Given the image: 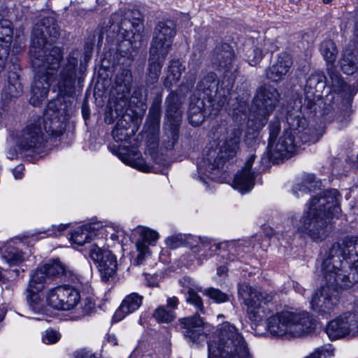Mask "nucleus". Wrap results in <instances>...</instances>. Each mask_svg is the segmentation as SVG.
<instances>
[{"label":"nucleus","instance_id":"obj_49","mask_svg":"<svg viewBox=\"0 0 358 358\" xmlns=\"http://www.w3.org/2000/svg\"><path fill=\"white\" fill-rule=\"evenodd\" d=\"M121 124H122V122L120 123V122H118L115 128L112 131L113 138L116 141H121L125 140L128 135L127 133L126 132L125 129H124V127H125L126 125H122V127H120Z\"/></svg>","mask_w":358,"mask_h":358},{"label":"nucleus","instance_id":"obj_29","mask_svg":"<svg viewBox=\"0 0 358 358\" xmlns=\"http://www.w3.org/2000/svg\"><path fill=\"white\" fill-rule=\"evenodd\" d=\"M96 224H85L76 229L70 236V240L79 246L90 242L96 236Z\"/></svg>","mask_w":358,"mask_h":358},{"label":"nucleus","instance_id":"obj_59","mask_svg":"<svg viewBox=\"0 0 358 358\" xmlns=\"http://www.w3.org/2000/svg\"><path fill=\"white\" fill-rule=\"evenodd\" d=\"M55 227L53 226L52 228H55ZM48 236H57V233L55 231L54 229L52 230L48 229Z\"/></svg>","mask_w":358,"mask_h":358},{"label":"nucleus","instance_id":"obj_27","mask_svg":"<svg viewBox=\"0 0 358 358\" xmlns=\"http://www.w3.org/2000/svg\"><path fill=\"white\" fill-rule=\"evenodd\" d=\"M179 300L176 296L169 297L167 304L158 306L152 313V317L159 323H170L176 317L175 310L178 308Z\"/></svg>","mask_w":358,"mask_h":358},{"label":"nucleus","instance_id":"obj_15","mask_svg":"<svg viewBox=\"0 0 358 358\" xmlns=\"http://www.w3.org/2000/svg\"><path fill=\"white\" fill-rule=\"evenodd\" d=\"M293 130L292 128L285 129L278 139L268 141V154L273 162L279 163L289 158L298 148V142H296Z\"/></svg>","mask_w":358,"mask_h":358},{"label":"nucleus","instance_id":"obj_28","mask_svg":"<svg viewBox=\"0 0 358 358\" xmlns=\"http://www.w3.org/2000/svg\"><path fill=\"white\" fill-rule=\"evenodd\" d=\"M204 107L205 103L203 99L196 96L191 97L189 106L188 119L192 126L199 127L203 122L205 119V115L203 113Z\"/></svg>","mask_w":358,"mask_h":358},{"label":"nucleus","instance_id":"obj_11","mask_svg":"<svg viewBox=\"0 0 358 358\" xmlns=\"http://www.w3.org/2000/svg\"><path fill=\"white\" fill-rule=\"evenodd\" d=\"M210 62L217 71L229 78L231 86L238 71L233 48L228 43L217 45L212 52Z\"/></svg>","mask_w":358,"mask_h":358},{"label":"nucleus","instance_id":"obj_23","mask_svg":"<svg viewBox=\"0 0 358 358\" xmlns=\"http://www.w3.org/2000/svg\"><path fill=\"white\" fill-rule=\"evenodd\" d=\"M10 24L8 20L0 21V73L5 69L9 55L10 43L13 36Z\"/></svg>","mask_w":358,"mask_h":358},{"label":"nucleus","instance_id":"obj_31","mask_svg":"<svg viewBox=\"0 0 358 358\" xmlns=\"http://www.w3.org/2000/svg\"><path fill=\"white\" fill-rule=\"evenodd\" d=\"M289 128L294 129L293 134L296 142H298V147H300L301 144L315 143L318 141L322 136V133H319L317 130L313 128H303L300 129L299 127L295 128L294 124Z\"/></svg>","mask_w":358,"mask_h":358},{"label":"nucleus","instance_id":"obj_22","mask_svg":"<svg viewBox=\"0 0 358 358\" xmlns=\"http://www.w3.org/2000/svg\"><path fill=\"white\" fill-rule=\"evenodd\" d=\"M132 83V74L129 69H121L116 74L115 79V90L117 93V99L126 105L130 96Z\"/></svg>","mask_w":358,"mask_h":358},{"label":"nucleus","instance_id":"obj_62","mask_svg":"<svg viewBox=\"0 0 358 358\" xmlns=\"http://www.w3.org/2000/svg\"><path fill=\"white\" fill-rule=\"evenodd\" d=\"M110 238L113 240H117L118 239V236L115 234H112L111 236H110Z\"/></svg>","mask_w":358,"mask_h":358},{"label":"nucleus","instance_id":"obj_63","mask_svg":"<svg viewBox=\"0 0 358 358\" xmlns=\"http://www.w3.org/2000/svg\"><path fill=\"white\" fill-rule=\"evenodd\" d=\"M3 317H4V313L2 310H0V322L2 321Z\"/></svg>","mask_w":358,"mask_h":358},{"label":"nucleus","instance_id":"obj_20","mask_svg":"<svg viewBox=\"0 0 358 358\" xmlns=\"http://www.w3.org/2000/svg\"><path fill=\"white\" fill-rule=\"evenodd\" d=\"M255 158V155H251L243 169L234 177L233 187L242 193L250 191L255 185V176L251 168Z\"/></svg>","mask_w":358,"mask_h":358},{"label":"nucleus","instance_id":"obj_36","mask_svg":"<svg viewBox=\"0 0 358 358\" xmlns=\"http://www.w3.org/2000/svg\"><path fill=\"white\" fill-rule=\"evenodd\" d=\"M172 43L166 40L164 41L152 38L149 56L165 60L171 50Z\"/></svg>","mask_w":358,"mask_h":358},{"label":"nucleus","instance_id":"obj_53","mask_svg":"<svg viewBox=\"0 0 358 358\" xmlns=\"http://www.w3.org/2000/svg\"><path fill=\"white\" fill-rule=\"evenodd\" d=\"M24 167L22 165H18L13 169V175L15 179H21Z\"/></svg>","mask_w":358,"mask_h":358},{"label":"nucleus","instance_id":"obj_16","mask_svg":"<svg viewBox=\"0 0 358 358\" xmlns=\"http://www.w3.org/2000/svg\"><path fill=\"white\" fill-rule=\"evenodd\" d=\"M90 257L97 264L101 280L103 282L108 281L114 276L117 269V261L110 251L102 250L96 245H93L90 249Z\"/></svg>","mask_w":358,"mask_h":358},{"label":"nucleus","instance_id":"obj_58","mask_svg":"<svg viewBox=\"0 0 358 358\" xmlns=\"http://www.w3.org/2000/svg\"><path fill=\"white\" fill-rule=\"evenodd\" d=\"M354 36L356 41L358 42V21L355 24Z\"/></svg>","mask_w":358,"mask_h":358},{"label":"nucleus","instance_id":"obj_25","mask_svg":"<svg viewBox=\"0 0 358 358\" xmlns=\"http://www.w3.org/2000/svg\"><path fill=\"white\" fill-rule=\"evenodd\" d=\"M143 299V296L136 292L126 296L118 309L115 311L113 320L114 322H119L127 315L138 310L142 305Z\"/></svg>","mask_w":358,"mask_h":358},{"label":"nucleus","instance_id":"obj_8","mask_svg":"<svg viewBox=\"0 0 358 358\" xmlns=\"http://www.w3.org/2000/svg\"><path fill=\"white\" fill-rule=\"evenodd\" d=\"M44 122V129L47 133H50L53 136H59L60 131H57L51 123L49 128H47V122L44 120L38 119L34 123H29L22 131V134L18 138V146L22 151L39 152L40 150L44 146V136L41 128V123Z\"/></svg>","mask_w":358,"mask_h":358},{"label":"nucleus","instance_id":"obj_12","mask_svg":"<svg viewBox=\"0 0 358 358\" xmlns=\"http://www.w3.org/2000/svg\"><path fill=\"white\" fill-rule=\"evenodd\" d=\"M279 96L278 90L271 85L261 86L257 90L252 106L256 118L259 121V127H263L266 124L268 117L278 102Z\"/></svg>","mask_w":358,"mask_h":358},{"label":"nucleus","instance_id":"obj_26","mask_svg":"<svg viewBox=\"0 0 358 358\" xmlns=\"http://www.w3.org/2000/svg\"><path fill=\"white\" fill-rule=\"evenodd\" d=\"M117 155L125 164L143 172H149L150 171L149 164L143 158L139 157V153L136 150H130L124 147L118 149Z\"/></svg>","mask_w":358,"mask_h":358},{"label":"nucleus","instance_id":"obj_34","mask_svg":"<svg viewBox=\"0 0 358 358\" xmlns=\"http://www.w3.org/2000/svg\"><path fill=\"white\" fill-rule=\"evenodd\" d=\"M324 79L323 74L316 72L308 77L304 90L309 97H313L316 93L322 92L325 86Z\"/></svg>","mask_w":358,"mask_h":358},{"label":"nucleus","instance_id":"obj_21","mask_svg":"<svg viewBox=\"0 0 358 358\" xmlns=\"http://www.w3.org/2000/svg\"><path fill=\"white\" fill-rule=\"evenodd\" d=\"M292 66V59L289 54L281 52L276 61L266 69V77L273 82H280L287 76Z\"/></svg>","mask_w":358,"mask_h":358},{"label":"nucleus","instance_id":"obj_19","mask_svg":"<svg viewBox=\"0 0 358 358\" xmlns=\"http://www.w3.org/2000/svg\"><path fill=\"white\" fill-rule=\"evenodd\" d=\"M321 52L330 67H327L328 74L331 80L332 86L335 88L344 90L345 84L341 76L334 68V64L336 59L337 50L335 43L331 40L324 41L320 46Z\"/></svg>","mask_w":358,"mask_h":358},{"label":"nucleus","instance_id":"obj_52","mask_svg":"<svg viewBox=\"0 0 358 358\" xmlns=\"http://www.w3.org/2000/svg\"><path fill=\"white\" fill-rule=\"evenodd\" d=\"M152 38L160 40V41H169L171 43H173V38H168V36L164 34L159 31L158 29H155L152 35Z\"/></svg>","mask_w":358,"mask_h":358},{"label":"nucleus","instance_id":"obj_40","mask_svg":"<svg viewBox=\"0 0 358 358\" xmlns=\"http://www.w3.org/2000/svg\"><path fill=\"white\" fill-rule=\"evenodd\" d=\"M1 253L2 258L10 266L19 264L24 260L22 252L14 248H1Z\"/></svg>","mask_w":358,"mask_h":358},{"label":"nucleus","instance_id":"obj_56","mask_svg":"<svg viewBox=\"0 0 358 358\" xmlns=\"http://www.w3.org/2000/svg\"><path fill=\"white\" fill-rule=\"evenodd\" d=\"M87 353L85 352L84 351L76 352L73 354V358H87Z\"/></svg>","mask_w":358,"mask_h":358},{"label":"nucleus","instance_id":"obj_47","mask_svg":"<svg viewBox=\"0 0 358 358\" xmlns=\"http://www.w3.org/2000/svg\"><path fill=\"white\" fill-rule=\"evenodd\" d=\"M61 338L60 334L54 329H47L43 336V341L45 344H54Z\"/></svg>","mask_w":358,"mask_h":358},{"label":"nucleus","instance_id":"obj_13","mask_svg":"<svg viewBox=\"0 0 358 358\" xmlns=\"http://www.w3.org/2000/svg\"><path fill=\"white\" fill-rule=\"evenodd\" d=\"M47 304L59 310H69L73 308L80 301V294L73 287L61 285L47 291Z\"/></svg>","mask_w":358,"mask_h":358},{"label":"nucleus","instance_id":"obj_48","mask_svg":"<svg viewBox=\"0 0 358 358\" xmlns=\"http://www.w3.org/2000/svg\"><path fill=\"white\" fill-rule=\"evenodd\" d=\"M317 358H331L334 355V348L331 345L322 346L314 351Z\"/></svg>","mask_w":358,"mask_h":358},{"label":"nucleus","instance_id":"obj_54","mask_svg":"<svg viewBox=\"0 0 358 358\" xmlns=\"http://www.w3.org/2000/svg\"><path fill=\"white\" fill-rule=\"evenodd\" d=\"M94 38V36H93V38L92 41H93ZM93 50V42L91 41L90 43H86V51H85V59H89L91 56L92 51Z\"/></svg>","mask_w":358,"mask_h":358},{"label":"nucleus","instance_id":"obj_44","mask_svg":"<svg viewBox=\"0 0 358 358\" xmlns=\"http://www.w3.org/2000/svg\"><path fill=\"white\" fill-rule=\"evenodd\" d=\"M155 29H158L168 36V38H173L176 34V24L173 21L167 20L159 22Z\"/></svg>","mask_w":358,"mask_h":358},{"label":"nucleus","instance_id":"obj_1","mask_svg":"<svg viewBox=\"0 0 358 358\" xmlns=\"http://www.w3.org/2000/svg\"><path fill=\"white\" fill-rule=\"evenodd\" d=\"M59 36V28L53 17L40 19L34 26L30 39L29 55L34 68L43 67L45 72L38 71L34 77L30 101L38 105L48 95L49 87L57 81L59 91L65 94L71 93L78 77L80 52L72 50L62 65L63 51L59 47L50 49L46 47L48 37L56 39Z\"/></svg>","mask_w":358,"mask_h":358},{"label":"nucleus","instance_id":"obj_64","mask_svg":"<svg viewBox=\"0 0 358 358\" xmlns=\"http://www.w3.org/2000/svg\"><path fill=\"white\" fill-rule=\"evenodd\" d=\"M110 341L113 343V345H117V340L114 337H110Z\"/></svg>","mask_w":358,"mask_h":358},{"label":"nucleus","instance_id":"obj_7","mask_svg":"<svg viewBox=\"0 0 358 358\" xmlns=\"http://www.w3.org/2000/svg\"><path fill=\"white\" fill-rule=\"evenodd\" d=\"M275 296V292L257 289L246 283L238 287V296L246 306L248 317L252 321H258L262 317L264 305L272 303Z\"/></svg>","mask_w":358,"mask_h":358},{"label":"nucleus","instance_id":"obj_17","mask_svg":"<svg viewBox=\"0 0 358 358\" xmlns=\"http://www.w3.org/2000/svg\"><path fill=\"white\" fill-rule=\"evenodd\" d=\"M47 278L41 267L36 270L31 276L27 288V298L29 306L34 312H39L41 310L42 304L38 292L43 289Z\"/></svg>","mask_w":358,"mask_h":358},{"label":"nucleus","instance_id":"obj_30","mask_svg":"<svg viewBox=\"0 0 358 358\" xmlns=\"http://www.w3.org/2000/svg\"><path fill=\"white\" fill-rule=\"evenodd\" d=\"M164 61L157 57L149 56L145 75V83L148 86L155 87L159 80Z\"/></svg>","mask_w":358,"mask_h":358},{"label":"nucleus","instance_id":"obj_41","mask_svg":"<svg viewBox=\"0 0 358 358\" xmlns=\"http://www.w3.org/2000/svg\"><path fill=\"white\" fill-rule=\"evenodd\" d=\"M227 245V243L212 244L211 241L208 238H200V245L192 247V250L194 252H199L201 250L206 252L208 249L210 252V255H211L213 252L220 250L222 248L223 245Z\"/></svg>","mask_w":358,"mask_h":358},{"label":"nucleus","instance_id":"obj_14","mask_svg":"<svg viewBox=\"0 0 358 358\" xmlns=\"http://www.w3.org/2000/svg\"><path fill=\"white\" fill-rule=\"evenodd\" d=\"M142 29V22L139 17L134 19L133 21L127 13V17L121 20L119 24L118 36L124 38L117 47V51L123 57H129L131 55L134 48L133 39L141 38L140 34Z\"/></svg>","mask_w":358,"mask_h":358},{"label":"nucleus","instance_id":"obj_42","mask_svg":"<svg viewBox=\"0 0 358 358\" xmlns=\"http://www.w3.org/2000/svg\"><path fill=\"white\" fill-rule=\"evenodd\" d=\"M161 103H162V96H156L149 110V117L150 118L152 123L158 124L159 123L161 117Z\"/></svg>","mask_w":358,"mask_h":358},{"label":"nucleus","instance_id":"obj_32","mask_svg":"<svg viewBox=\"0 0 358 358\" xmlns=\"http://www.w3.org/2000/svg\"><path fill=\"white\" fill-rule=\"evenodd\" d=\"M197 90L202 92L209 99L216 96L218 90V81L217 75L210 73L204 76L196 85Z\"/></svg>","mask_w":358,"mask_h":358},{"label":"nucleus","instance_id":"obj_24","mask_svg":"<svg viewBox=\"0 0 358 358\" xmlns=\"http://www.w3.org/2000/svg\"><path fill=\"white\" fill-rule=\"evenodd\" d=\"M137 232L139 234V238L136 243L137 250L138 251L137 261L138 264H141L143 259L150 254L147 243L154 244L158 239L159 234L157 231L145 227L138 228Z\"/></svg>","mask_w":358,"mask_h":358},{"label":"nucleus","instance_id":"obj_18","mask_svg":"<svg viewBox=\"0 0 358 358\" xmlns=\"http://www.w3.org/2000/svg\"><path fill=\"white\" fill-rule=\"evenodd\" d=\"M178 322L184 329V336L189 342L199 344L204 341L206 338L203 331L204 322L198 314L180 318Z\"/></svg>","mask_w":358,"mask_h":358},{"label":"nucleus","instance_id":"obj_46","mask_svg":"<svg viewBox=\"0 0 358 358\" xmlns=\"http://www.w3.org/2000/svg\"><path fill=\"white\" fill-rule=\"evenodd\" d=\"M199 71V66L196 65L193 69H190L186 75V82L183 84V87L185 88L186 92L189 91L194 85L197 72Z\"/></svg>","mask_w":358,"mask_h":358},{"label":"nucleus","instance_id":"obj_50","mask_svg":"<svg viewBox=\"0 0 358 358\" xmlns=\"http://www.w3.org/2000/svg\"><path fill=\"white\" fill-rule=\"evenodd\" d=\"M270 136L268 141H272L276 139L280 131V124L278 120L272 121L269 124Z\"/></svg>","mask_w":358,"mask_h":358},{"label":"nucleus","instance_id":"obj_43","mask_svg":"<svg viewBox=\"0 0 358 358\" xmlns=\"http://www.w3.org/2000/svg\"><path fill=\"white\" fill-rule=\"evenodd\" d=\"M203 294L216 303H224L229 301V296L214 287H208L203 291Z\"/></svg>","mask_w":358,"mask_h":358},{"label":"nucleus","instance_id":"obj_6","mask_svg":"<svg viewBox=\"0 0 358 358\" xmlns=\"http://www.w3.org/2000/svg\"><path fill=\"white\" fill-rule=\"evenodd\" d=\"M314 329V323L307 312L281 311L267 320V331L275 337L301 336Z\"/></svg>","mask_w":358,"mask_h":358},{"label":"nucleus","instance_id":"obj_4","mask_svg":"<svg viewBox=\"0 0 358 358\" xmlns=\"http://www.w3.org/2000/svg\"><path fill=\"white\" fill-rule=\"evenodd\" d=\"M212 131L214 138L221 139L218 143L219 152L213 149L208 150L197 165L199 178L204 183L207 182L203 175L208 176V173H212L222 166L225 160L236 156L240 150L242 136L241 129L236 127L229 128L224 120L213 126Z\"/></svg>","mask_w":358,"mask_h":358},{"label":"nucleus","instance_id":"obj_33","mask_svg":"<svg viewBox=\"0 0 358 358\" xmlns=\"http://www.w3.org/2000/svg\"><path fill=\"white\" fill-rule=\"evenodd\" d=\"M260 47H255L247 52V60L252 66H256L262 59L264 54L267 52H273L275 48L269 40H264Z\"/></svg>","mask_w":358,"mask_h":358},{"label":"nucleus","instance_id":"obj_5","mask_svg":"<svg viewBox=\"0 0 358 358\" xmlns=\"http://www.w3.org/2000/svg\"><path fill=\"white\" fill-rule=\"evenodd\" d=\"M208 346V358H252L243 336L229 322L218 327Z\"/></svg>","mask_w":358,"mask_h":358},{"label":"nucleus","instance_id":"obj_45","mask_svg":"<svg viewBox=\"0 0 358 358\" xmlns=\"http://www.w3.org/2000/svg\"><path fill=\"white\" fill-rule=\"evenodd\" d=\"M186 301L194 306L200 313H204V307L201 297L192 288L187 293Z\"/></svg>","mask_w":358,"mask_h":358},{"label":"nucleus","instance_id":"obj_37","mask_svg":"<svg viewBox=\"0 0 358 358\" xmlns=\"http://www.w3.org/2000/svg\"><path fill=\"white\" fill-rule=\"evenodd\" d=\"M48 278L60 277L71 274L69 270L58 259L52 260L41 267Z\"/></svg>","mask_w":358,"mask_h":358},{"label":"nucleus","instance_id":"obj_9","mask_svg":"<svg viewBox=\"0 0 358 358\" xmlns=\"http://www.w3.org/2000/svg\"><path fill=\"white\" fill-rule=\"evenodd\" d=\"M325 331L331 341L358 336V301L352 311L343 313L329 321Z\"/></svg>","mask_w":358,"mask_h":358},{"label":"nucleus","instance_id":"obj_61","mask_svg":"<svg viewBox=\"0 0 358 358\" xmlns=\"http://www.w3.org/2000/svg\"><path fill=\"white\" fill-rule=\"evenodd\" d=\"M305 358H317V354H315L314 352L311 353L309 356L305 357Z\"/></svg>","mask_w":358,"mask_h":358},{"label":"nucleus","instance_id":"obj_35","mask_svg":"<svg viewBox=\"0 0 358 358\" xmlns=\"http://www.w3.org/2000/svg\"><path fill=\"white\" fill-rule=\"evenodd\" d=\"M168 68V74L164 80V85L166 87H171L173 83L176 84L180 80L185 67L179 59H173L170 61Z\"/></svg>","mask_w":358,"mask_h":358},{"label":"nucleus","instance_id":"obj_55","mask_svg":"<svg viewBox=\"0 0 358 358\" xmlns=\"http://www.w3.org/2000/svg\"><path fill=\"white\" fill-rule=\"evenodd\" d=\"M227 272V268L224 266H222L217 268V273L220 276H222L225 275Z\"/></svg>","mask_w":358,"mask_h":358},{"label":"nucleus","instance_id":"obj_51","mask_svg":"<svg viewBox=\"0 0 358 358\" xmlns=\"http://www.w3.org/2000/svg\"><path fill=\"white\" fill-rule=\"evenodd\" d=\"M8 90L12 96H19L22 92L21 85L19 83L14 85L10 84L8 85Z\"/></svg>","mask_w":358,"mask_h":358},{"label":"nucleus","instance_id":"obj_39","mask_svg":"<svg viewBox=\"0 0 358 358\" xmlns=\"http://www.w3.org/2000/svg\"><path fill=\"white\" fill-rule=\"evenodd\" d=\"M320 186V182L316 180L314 176L308 175L301 183L294 187V191L299 196V192L308 194L318 189Z\"/></svg>","mask_w":358,"mask_h":358},{"label":"nucleus","instance_id":"obj_2","mask_svg":"<svg viewBox=\"0 0 358 358\" xmlns=\"http://www.w3.org/2000/svg\"><path fill=\"white\" fill-rule=\"evenodd\" d=\"M324 284L314 292L310 305L321 315H329L338 302V289L358 282V237H346L326 251L321 266Z\"/></svg>","mask_w":358,"mask_h":358},{"label":"nucleus","instance_id":"obj_57","mask_svg":"<svg viewBox=\"0 0 358 358\" xmlns=\"http://www.w3.org/2000/svg\"><path fill=\"white\" fill-rule=\"evenodd\" d=\"M17 156L16 151L10 150L8 152V157L10 159H14Z\"/></svg>","mask_w":358,"mask_h":358},{"label":"nucleus","instance_id":"obj_10","mask_svg":"<svg viewBox=\"0 0 358 358\" xmlns=\"http://www.w3.org/2000/svg\"><path fill=\"white\" fill-rule=\"evenodd\" d=\"M184 98L175 92H171L166 99V117L170 122V128L166 132L168 140H164L166 150H172L178 139V126L182 120Z\"/></svg>","mask_w":358,"mask_h":358},{"label":"nucleus","instance_id":"obj_38","mask_svg":"<svg viewBox=\"0 0 358 358\" xmlns=\"http://www.w3.org/2000/svg\"><path fill=\"white\" fill-rule=\"evenodd\" d=\"M356 57L350 52H345L339 61L341 71L347 75H352L358 69Z\"/></svg>","mask_w":358,"mask_h":358},{"label":"nucleus","instance_id":"obj_3","mask_svg":"<svg viewBox=\"0 0 358 358\" xmlns=\"http://www.w3.org/2000/svg\"><path fill=\"white\" fill-rule=\"evenodd\" d=\"M341 195L335 189L312 197L301 218L300 229L313 241L324 240L331 231L330 221L341 212Z\"/></svg>","mask_w":358,"mask_h":358},{"label":"nucleus","instance_id":"obj_60","mask_svg":"<svg viewBox=\"0 0 358 358\" xmlns=\"http://www.w3.org/2000/svg\"><path fill=\"white\" fill-rule=\"evenodd\" d=\"M66 227H67V225L60 224L57 227V231L59 232L65 230L66 229Z\"/></svg>","mask_w":358,"mask_h":358}]
</instances>
